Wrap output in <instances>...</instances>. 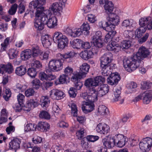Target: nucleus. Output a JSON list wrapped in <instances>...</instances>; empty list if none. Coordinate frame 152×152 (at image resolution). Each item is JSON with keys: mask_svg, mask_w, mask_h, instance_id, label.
<instances>
[{"mask_svg": "<svg viewBox=\"0 0 152 152\" xmlns=\"http://www.w3.org/2000/svg\"><path fill=\"white\" fill-rule=\"evenodd\" d=\"M36 18L34 19V26L37 30H41L46 25L49 28H53L57 25V19L54 16L46 15L42 11L41 14L37 13Z\"/></svg>", "mask_w": 152, "mask_h": 152, "instance_id": "1", "label": "nucleus"}, {"mask_svg": "<svg viewBox=\"0 0 152 152\" xmlns=\"http://www.w3.org/2000/svg\"><path fill=\"white\" fill-rule=\"evenodd\" d=\"M112 55L111 53H108L104 54L100 58L101 73L104 76L110 75L111 73V70L115 68V64L111 63Z\"/></svg>", "mask_w": 152, "mask_h": 152, "instance_id": "2", "label": "nucleus"}, {"mask_svg": "<svg viewBox=\"0 0 152 152\" xmlns=\"http://www.w3.org/2000/svg\"><path fill=\"white\" fill-rule=\"evenodd\" d=\"M109 22L105 21H101L99 23V26L106 31H109L110 29H115L116 25L118 24L119 17L117 15L110 14L107 18Z\"/></svg>", "mask_w": 152, "mask_h": 152, "instance_id": "3", "label": "nucleus"}, {"mask_svg": "<svg viewBox=\"0 0 152 152\" xmlns=\"http://www.w3.org/2000/svg\"><path fill=\"white\" fill-rule=\"evenodd\" d=\"M127 60L124 59L123 63L124 66L125 70L128 72H131L138 68L139 71L142 74H145L146 71V69L143 67V62L140 60H133L130 63H126Z\"/></svg>", "mask_w": 152, "mask_h": 152, "instance_id": "4", "label": "nucleus"}, {"mask_svg": "<svg viewBox=\"0 0 152 152\" xmlns=\"http://www.w3.org/2000/svg\"><path fill=\"white\" fill-rule=\"evenodd\" d=\"M84 93L82 94V97L86 102H85V106L82 107V110L85 113L91 112L94 109V102L97 100V97L95 94L93 95Z\"/></svg>", "mask_w": 152, "mask_h": 152, "instance_id": "5", "label": "nucleus"}, {"mask_svg": "<svg viewBox=\"0 0 152 152\" xmlns=\"http://www.w3.org/2000/svg\"><path fill=\"white\" fill-rule=\"evenodd\" d=\"M132 41L124 40L121 42L120 45L116 44L115 41H112L111 43L107 45V48L108 50L118 52L120 50L121 48L122 49H127L130 48L131 46Z\"/></svg>", "mask_w": 152, "mask_h": 152, "instance_id": "6", "label": "nucleus"}, {"mask_svg": "<svg viewBox=\"0 0 152 152\" xmlns=\"http://www.w3.org/2000/svg\"><path fill=\"white\" fill-rule=\"evenodd\" d=\"M148 50L144 46L140 48L138 51L135 54L131 57L125 58L124 59L127 60L126 63H130L132 61L134 62L133 60L142 61L144 58L147 57L150 54Z\"/></svg>", "mask_w": 152, "mask_h": 152, "instance_id": "7", "label": "nucleus"}, {"mask_svg": "<svg viewBox=\"0 0 152 152\" xmlns=\"http://www.w3.org/2000/svg\"><path fill=\"white\" fill-rule=\"evenodd\" d=\"M53 38L54 42L58 43V47L60 49L64 48L68 43V38L60 32H55Z\"/></svg>", "mask_w": 152, "mask_h": 152, "instance_id": "8", "label": "nucleus"}, {"mask_svg": "<svg viewBox=\"0 0 152 152\" xmlns=\"http://www.w3.org/2000/svg\"><path fill=\"white\" fill-rule=\"evenodd\" d=\"M67 0H58V1L53 3L50 6L49 10L54 15L60 16L61 12L63 10V7L65 5Z\"/></svg>", "mask_w": 152, "mask_h": 152, "instance_id": "9", "label": "nucleus"}, {"mask_svg": "<svg viewBox=\"0 0 152 152\" xmlns=\"http://www.w3.org/2000/svg\"><path fill=\"white\" fill-rule=\"evenodd\" d=\"M109 91V88L107 84H102L98 88L95 89H92L89 94L93 95L95 94L97 99L98 97H102L107 93Z\"/></svg>", "mask_w": 152, "mask_h": 152, "instance_id": "10", "label": "nucleus"}, {"mask_svg": "<svg viewBox=\"0 0 152 152\" xmlns=\"http://www.w3.org/2000/svg\"><path fill=\"white\" fill-rule=\"evenodd\" d=\"M90 68V66L89 64L87 63H83L80 66V72L74 74L72 76V80L73 81H75L76 79L75 78V77L82 78L86 77L88 72Z\"/></svg>", "mask_w": 152, "mask_h": 152, "instance_id": "11", "label": "nucleus"}, {"mask_svg": "<svg viewBox=\"0 0 152 152\" xmlns=\"http://www.w3.org/2000/svg\"><path fill=\"white\" fill-rule=\"evenodd\" d=\"M46 3V1L45 0H37L31 2L29 5V7L30 9H32L33 6L34 9L36 8V11L35 13V18H36V14L37 13L41 14L44 10V8L43 5Z\"/></svg>", "mask_w": 152, "mask_h": 152, "instance_id": "12", "label": "nucleus"}, {"mask_svg": "<svg viewBox=\"0 0 152 152\" xmlns=\"http://www.w3.org/2000/svg\"><path fill=\"white\" fill-rule=\"evenodd\" d=\"M152 145V139L146 137L142 139L139 144L140 149L143 151H148L151 149Z\"/></svg>", "mask_w": 152, "mask_h": 152, "instance_id": "13", "label": "nucleus"}, {"mask_svg": "<svg viewBox=\"0 0 152 152\" xmlns=\"http://www.w3.org/2000/svg\"><path fill=\"white\" fill-rule=\"evenodd\" d=\"M114 145L116 144L118 147L121 148L125 145L126 138L122 134H116L112 137Z\"/></svg>", "mask_w": 152, "mask_h": 152, "instance_id": "14", "label": "nucleus"}, {"mask_svg": "<svg viewBox=\"0 0 152 152\" xmlns=\"http://www.w3.org/2000/svg\"><path fill=\"white\" fill-rule=\"evenodd\" d=\"M140 27H145L149 30L152 29V20L150 17L141 18L139 21Z\"/></svg>", "mask_w": 152, "mask_h": 152, "instance_id": "15", "label": "nucleus"}, {"mask_svg": "<svg viewBox=\"0 0 152 152\" xmlns=\"http://www.w3.org/2000/svg\"><path fill=\"white\" fill-rule=\"evenodd\" d=\"M17 98L18 103L15 104L14 108L16 112H20L22 110V107L23 106L25 96L22 94H19L17 96Z\"/></svg>", "mask_w": 152, "mask_h": 152, "instance_id": "16", "label": "nucleus"}, {"mask_svg": "<svg viewBox=\"0 0 152 152\" xmlns=\"http://www.w3.org/2000/svg\"><path fill=\"white\" fill-rule=\"evenodd\" d=\"M120 79V75L118 72H115L111 73L110 77L107 78V81L108 83L111 85H116Z\"/></svg>", "mask_w": 152, "mask_h": 152, "instance_id": "17", "label": "nucleus"}, {"mask_svg": "<svg viewBox=\"0 0 152 152\" xmlns=\"http://www.w3.org/2000/svg\"><path fill=\"white\" fill-rule=\"evenodd\" d=\"M65 96L64 93L62 91L57 89H53L50 94V97L53 100L60 99Z\"/></svg>", "mask_w": 152, "mask_h": 152, "instance_id": "18", "label": "nucleus"}, {"mask_svg": "<svg viewBox=\"0 0 152 152\" xmlns=\"http://www.w3.org/2000/svg\"><path fill=\"white\" fill-rule=\"evenodd\" d=\"M96 130L97 132L101 134H107L109 132L110 127L104 123H100L97 125Z\"/></svg>", "mask_w": 152, "mask_h": 152, "instance_id": "19", "label": "nucleus"}, {"mask_svg": "<svg viewBox=\"0 0 152 152\" xmlns=\"http://www.w3.org/2000/svg\"><path fill=\"white\" fill-rule=\"evenodd\" d=\"M71 113L72 115L75 117H77V121L80 123L82 124L84 122L85 118L82 116H78L77 115V110L76 105L74 103L71 104Z\"/></svg>", "mask_w": 152, "mask_h": 152, "instance_id": "20", "label": "nucleus"}, {"mask_svg": "<svg viewBox=\"0 0 152 152\" xmlns=\"http://www.w3.org/2000/svg\"><path fill=\"white\" fill-rule=\"evenodd\" d=\"M64 31L65 33L67 35L73 37H77L80 36L81 32L80 29L76 28L73 31L68 27L65 28Z\"/></svg>", "mask_w": 152, "mask_h": 152, "instance_id": "21", "label": "nucleus"}, {"mask_svg": "<svg viewBox=\"0 0 152 152\" xmlns=\"http://www.w3.org/2000/svg\"><path fill=\"white\" fill-rule=\"evenodd\" d=\"M73 53L70 52L68 53H66L64 54H62L60 53H58L57 55V60H66V61L70 62L72 61V58L73 57Z\"/></svg>", "mask_w": 152, "mask_h": 152, "instance_id": "22", "label": "nucleus"}, {"mask_svg": "<svg viewBox=\"0 0 152 152\" xmlns=\"http://www.w3.org/2000/svg\"><path fill=\"white\" fill-rule=\"evenodd\" d=\"M41 40L43 46L48 48L51 45L52 39L50 36L48 34L42 36L41 37Z\"/></svg>", "mask_w": 152, "mask_h": 152, "instance_id": "23", "label": "nucleus"}, {"mask_svg": "<svg viewBox=\"0 0 152 152\" xmlns=\"http://www.w3.org/2000/svg\"><path fill=\"white\" fill-rule=\"evenodd\" d=\"M136 23V22L133 20H129L128 19H126L123 21L122 26L126 28H128L131 30H133L135 28Z\"/></svg>", "mask_w": 152, "mask_h": 152, "instance_id": "24", "label": "nucleus"}, {"mask_svg": "<svg viewBox=\"0 0 152 152\" xmlns=\"http://www.w3.org/2000/svg\"><path fill=\"white\" fill-rule=\"evenodd\" d=\"M21 142L20 139L17 138H14L10 142L9 147L12 149L15 150L19 148Z\"/></svg>", "mask_w": 152, "mask_h": 152, "instance_id": "25", "label": "nucleus"}, {"mask_svg": "<svg viewBox=\"0 0 152 152\" xmlns=\"http://www.w3.org/2000/svg\"><path fill=\"white\" fill-rule=\"evenodd\" d=\"M38 105V101L37 99H31L28 100L26 103L25 107L27 109H25L26 111H30L31 107L34 108Z\"/></svg>", "mask_w": 152, "mask_h": 152, "instance_id": "26", "label": "nucleus"}, {"mask_svg": "<svg viewBox=\"0 0 152 152\" xmlns=\"http://www.w3.org/2000/svg\"><path fill=\"white\" fill-rule=\"evenodd\" d=\"M94 53H95L92 50L91 51L85 50L80 53V55L82 59L86 60L92 58Z\"/></svg>", "mask_w": 152, "mask_h": 152, "instance_id": "27", "label": "nucleus"}, {"mask_svg": "<svg viewBox=\"0 0 152 152\" xmlns=\"http://www.w3.org/2000/svg\"><path fill=\"white\" fill-rule=\"evenodd\" d=\"M102 142L104 146L107 148H111L114 145L113 140L112 137H106L102 140Z\"/></svg>", "mask_w": 152, "mask_h": 152, "instance_id": "28", "label": "nucleus"}, {"mask_svg": "<svg viewBox=\"0 0 152 152\" xmlns=\"http://www.w3.org/2000/svg\"><path fill=\"white\" fill-rule=\"evenodd\" d=\"M104 7L106 12L108 14V17L109 15L110 14L116 15L113 12L112 13L114 9V4L112 1H107L104 5Z\"/></svg>", "mask_w": 152, "mask_h": 152, "instance_id": "29", "label": "nucleus"}, {"mask_svg": "<svg viewBox=\"0 0 152 152\" xmlns=\"http://www.w3.org/2000/svg\"><path fill=\"white\" fill-rule=\"evenodd\" d=\"M105 80V78L104 77L102 76H98L95 77L93 79L94 86L95 88H97L102 83L104 82Z\"/></svg>", "mask_w": 152, "mask_h": 152, "instance_id": "30", "label": "nucleus"}, {"mask_svg": "<svg viewBox=\"0 0 152 152\" xmlns=\"http://www.w3.org/2000/svg\"><path fill=\"white\" fill-rule=\"evenodd\" d=\"M105 80V78L104 77L102 76H98L95 77L93 79L94 86L95 88H97L102 83L104 82Z\"/></svg>", "mask_w": 152, "mask_h": 152, "instance_id": "31", "label": "nucleus"}, {"mask_svg": "<svg viewBox=\"0 0 152 152\" xmlns=\"http://www.w3.org/2000/svg\"><path fill=\"white\" fill-rule=\"evenodd\" d=\"M32 56V52L30 49H27L22 51L20 57L22 60L26 61L31 58Z\"/></svg>", "mask_w": 152, "mask_h": 152, "instance_id": "32", "label": "nucleus"}, {"mask_svg": "<svg viewBox=\"0 0 152 152\" xmlns=\"http://www.w3.org/2000/svg\"><path fill=\"white\" fill-rule=\"evenodd\" d=\"M94 45L92 48V50L95 53H96L98 51V48H101L103 44L102 39L97 40L96 41H92Z\"/></svg>", "mask_w": 152, "mask_h": 152, "instance_id": "33", "label": "nucleus"}, {"mask_svg": "<svg viewBox=\"0 0 152 152\" xmlns=\"http://www.w3.org/2000/svg\"><path fill=\"white\" fill-rule=\"evenodd\" d=\"M49 124L46 122H40L37 124L38 130L42 132L47 131V129H49Z\"/></svg>", "mask_w": 152, "mask_h": 152, "instance_id": "34", "label": "nucleus"}, {"mask_svg": "<svg viewBox=\"0 0 152 152\" xmlns=\"http://www.w3.org/2000/svg\"><path fill=\"white\" fill-rule=\"evenodd\" d=\"M108 31V33L105 36L104 41L105 42H108L111 41L112 39L113 36L115 35L116 32L115 31V29H111L109 31Z\"/></svg>", "mask_w": 152, "mask_h": 152, "instance_id": "35", "label": "nucleus"}, {"mask_svg": "<svg viewBox=\"0 0 152 152\" xmlns=\"http://www.w3.org/2000/svg\"><path fill=\"white\" fill-rule=\"evenodd\" d=\"M143 98V102L145 104H148L151 100L152 94L151 91H146L145 92Z\"/></svg>", "mask_w": 152, "mask_h": 152, "instance_id": "36", "label": "nucleus"}, {"mask_svg": "<svg viewBox=\"0 0 152 152\" xmlns=\"http://www.w3.org/2000/svg\"><path fill=\"white\" fill-rule=\"evenodd\" d=\"M78 29H81V35L83 34H84L85 35H86L88 34L89 33V30L90 29V27L89 24L87 23H84L81 27V28H78Z\"/></svg>", "mask_w": 152, "mask_h": 152, "instance_id": "37", "label": "nucleus"}, {"mask_svg": "<svg viewBox=\"0 0 152 152\" xmlns=\"http://www.w3.org/2000/svg\"><path fill=\"white\" fill-rule=\"evenodd\" d=\"M26 66H21L20 67L16 68L15 71L16 74L19 76H22L26 73Z\"/></svg>", "mask_w": 152, "mask_h": 152, "instance_id": "38", "label": "nucleus"}, {"mask_svg": "<svg viewBox=\"0 0 152 152\" xmlns=\"http://www.w3.org/2000/svg\"><path fill=\"white\" fill-rule=\"evenodd\" d=\"M40 102L41 106L43 108L48 106L50 103V100L48 96H42L40 99Z\"/></svg>", "mask_w": 152, "mask_h": 152, "instance_id": "39", "label": "nucleus"}, {"mask_svg": "<svg viewBox=\"0 0 152 152\" xmlns=\"http://www.w3.org/2000/svg\"><path fill=\"white\" fill-rule=\"evenodd\" d=\"M146 28L145 27H140L136 30L135 32V37L138 38H140L143 33L146 31Z\"/></svg>", "mask_w": 152, "mask_h": 152, "instance_id": "40", "label": "nucleus"}, {"mask_svg": "<svg viewBox=\"0 0 152 152\" xmlns=\"http://www.w3.org/2000/svg\"><path fill=\"white\" fill-rule=\"evenodd\" d=\"M131 30H126L123 33L124 37L125 39L132 40L133 39V34Z\"/></svg>", "mask_w": 152, "mask_h": 152, "instance_id": "41", "label": "nucleus"}, {"mask_svg": "<svg viewBox=\"0 0 152 152\" xmlns=\"http://www.w3.org/2000/svg\"><path fill=\"white\" fill-rule=\"evenodd\" d=\"M93 79L92 78H88L86 80L84 85L85 86L90 88L88 94L91 90L92 89H95L94 86Z\"/></svg>", "mask_w": 152, "mask_h": 152, "instance_id": "42", "label": "nucleus"}, {"mask_svg": "<svg viewBox=\"0 0 152 152\" xmlns=\"http://www.w3.org/2000/svg\"><path fill=\"white\" fill-rule=\"evenodd\" d=\"M72 76L71 78V80L75 83L74 88L76 90H79L81 89V87L83 86V84L82 82L80 81V80L81 78H77L76 79V80L73 81L72 80ZM75 78L76 79V78L75 77Z\"/></svg>", "mask_w": 152, "mask_h": 152, "instance_id": "43", "label": "nucleus"}, {"mask_svg": "<svg viewBox=\"0 0 152 152\" xmlns=\"http://www.w3.org/2000/svg\"><path fill=\"white\" fill-rule=\"evenodd\" d=\"M32 56L33 58H36L38 56L39 54H40L41 52L40 50L39 49V47L36 45L35 47H32Z\"/></svg>", "mask_w": 152, "mask_h": 152, "instance_id": "44", "label": "nucleus"}, {"mask_svg": "<svg viewBox=\"0 0 152 152\" xmlns=\"http://www.w3.org/2000/svg\"><path fill=\"white\" fill-rule=\"evenodd\" d=\"M37 126L35 124L29 123L27 124L25 127V130L27 132L35 130L37 128Z\"/></svg>", "mask_w": 152, "mask_h": 152, "instance_id": "45", "label": "nucleus"}, {"mask_svg": "<svg viewBox=\"0 0 152 152\" xmlns=\"http://www.w3.org/2000/svg\"><path fill=\"white\" fill-rule=\"evenodd\" d=\"M82 40L79 39L74 40L70 43L74 48L78 49L81 47Z\"/></svg>", "mask_w": 152, "mask_h": 152, "instance_id": "46", "label": "nucleus"}, {"mask_svg": "<svg viewBox=\"0 0 152 152\" xmlns=\"http://www.w3.org/2000/svg\"><path fill=\"white\" fill-rule=\"evenodd\" d=\"M49 69H48V72L50 71H56V68L55 62V59L50 61L48 64Z\"/></svg>", "mask_w": 152, "mask_h": 152, "instance_id": "47", "label": "nucleus"}, {"mask_svg": "<svg viewBox=\"0 0 152 152\" xmlns=\"http://www.w3.org/2000/svg\"><path fill=\"white\" fill-rule=\"evenodd\" d=\"M64 72V74L68 77L71 76L72 74L73 75L74 74L76 73H73V68L69 66H68L65 68Z\"/></svg>", "mask_w": 152, "mask_h": 152, "instance_id": "48", "label": "nucleus"}, {"mask_svg": "<svg viewBox=\"0 0 152 152\" xmlns=\"http://www.w3.org/2000/svg\"><path fill=\"white\" fill-rule=\"evenodd\" d=\"M121 90L120 87L114 89V95L115 96L114 99L115 101H117L121 99V97L120 96L121 94Z\"/></svg>", "mask_w": 152, "mask_h": 152, "instance_id": "49", "label": "nucleus"}, {"mask_svg": "<svg viewBox=\"0 0 152 152\" xmlns=\"http://www.w3.org/2000/svg\"><path fill=\"white\" fill-rule=\"evenodd\" d=\"M108 111V109L107 107L104 105H100L98 108V112L100 114L104 115Z\"/></svg>", "mask_w": 152, "mask_h": 152, "instance_id": "50", "label": "nucleus"}, {"mask_svg": "<svg viewBox=\"0 0 152 152\" xmlns=\"http://www.w3.org/2000/svg\"><path fill=\"white\" fill-rule=\"evenodd\" d=\"M55 62L56 68V71L61 70L63 68V60L55 59Z\"/></svg>", "mask_w": 152, "mask_h": 152, "instance_id": "51", "label": "nucleus"}, {"mask_svg": "<svg viewBox=\"0 0 152 152\" xmlns=\"http://www.w3.org/2000/svg\"><path fill=\"white\" fill-rule=\"evenodd\" d=\"M69 79V77L64 74H63L60 76L59 78V82L61 84L66 83L67 81Z\"/></svg>", "mask_w": 152, "mask_h": 152, "instance_id": "52", "label": "nucleus"}, {"mask_svg": "<svg viewBox=\"0 0 152 152\" xmlns=\"http://www.w3.org/2000/svg\"><path fill=\"white\" fill-rule=\"evenodd\" d=\"M12 93L10 89H6L5 92L3 94V97L7 101H8L11 96Z\"/></svg>", "mask_w": 152, "mask_h": 152, "instance_id": "53", "label": "nucleus"}, {"mask_svg": "<svg viewBox=\"0 0 152 152\" xmlns=\"http://www.w3.org/2000/svg\"><path fill=\"white\" fill-rule=\"evenodd\" d=\"M27 73L31 77L33 78L36 75L37 72L34 68H29L28 70Z\"/></svg>", "mask_w": 152, "mask_h": 152, "instance_id": "54", "label": "nucleus"}, {"mask_svg": "<svg viewBox=\"0 0 152 152\" xmlns=\"http://www.w3.org/2000/svg\"><path fill=\"white\" fill-rule=\"evenodd\" d=\"M8 55L10 58L13 59L16 58L18 55V51L14 49L10 50Z\"/></svg>", "mask_w": 152, "mask_h": 152, "instance_id": "55", "label": "nucleus"}, {"mask_svg": "<svg viewBox=\"0 0 152 152\" xmlns=\"http://www.w3.org/2000/svg\"><path fill=\"white\" fill-rule=\"evenodd\" d=\"M39 116L42 118H45L46 119H49L50 118V115L47 111H42L39 113Z\"/></svg>", "mask_w": 152, "mask_h": 152, "instance_id": "56", "label": "nucleus"}, {"mask_svg": "<svg viewBox=\"0 0 152 152\" xmlns=\"http://www.w3.org/2000/svg\"><path fill=\"white\" fill-rule=\"evenodd\" d=\"M32 87L36 89H38L40 85V80L37 79L33 80L31 82Z\"/></svg>", "mask_w": 152, "mask_h": 152, "instance_id": "57", "label": "nucleus"}, {"mask_svg": "<svg viewBox=\"0 0 152 152\" xmlns=\"http://www.w3.org/2000/svg\"><path fill=\"white\" fill-rule=\"evenodd\" d=\"M102 34L100 31H96L95 34L92 37V41H96L97 40L102 39L101 38Z\"/></svg>", "mask_w": 152, "mask_h": 152, "instance_id": "58", "label": "nucleus"}, {"mask_svg": "<svg viewBox=\"0 0 152 152\" xmlns=\"http://www.w3.org/2000/svg\"><path fill=\"white\" fill-rule=\"evenodd\" d=\"M141 86V88L142 89H147L152 86V83L148 81L143 82L142 83Z\"/></svg>", "mask_w": 152, "mask_h": 152, "instance_id": "59", "label": "nucleus"}, {"mask_svg": "<svg viewBox=\"0 0 152 152\" xmlns=\"http://www.w3.org/2000/svg\"><path fill=\"white\" fill-rule=\"evenodd\" d=\"M88 21L91 23H94L96 20V16L95 15L92 14L88 15L87 16Z\"/></svg>", "mask_w": 152, "mask_h": 152, "instance_id": "60", "label": "nucleus"}, {"mask_svg": "<svg viewBox=\"0 0 152 152\" xmlns=\"http://www.w3.org/2000/svg\"><path fill=\"white\" fill-rule=\"evenodd\" d=\"M17 7L18 5L17 4H14L12 5L8 11L9 14L11 15L15 14L17 11Z\"/></svg>", "mask_w": 152, "mask_h": 152, "instance_id": "61", "label": "nucleus"}, {"mask_svg": "<svg viewBox=\"0 0 152 152\" xmlns=\"http://www.w3.org/2000/svg\"><path fill=\"white\" fill-rule=\"evenodd\" d=\"M77 91V90H76L74 88L71 87L70 88L68 91L70 96L72 98L75 97L76 95Z\"/></svg>", "mask_w": 152, "mask_h": 152, "instance_id": "62", "label": "nucleus"}, {"mask_svg": "<svg viewBox=\"0 0 152 152\" xmlns=\"http://www.w3.org/2000/svg\"><path fill=\"white\" fill-rule=\"evenodd\" d=\"M34 90L32 88H29L26 90L25 92L26 96L27 97H29L34 95Z\"/></svg>", "mask_w": 152, "mask_h": 152, "instance_id": "63", "label": "nucleus"}, {"mask_svg": "<svg viewBox=\"0 0 152 152\" xmlns=\"http://www.w3.org/2000/svg\"><path fill=\"white\" fill-rule=\"evenodd\" d=\"M31 66L34 68L39 69L42 67V65L40 62L37 60L34 61L33 63H32Z\"/></svg>", "mask_w": 152, "mask_h": 152, "instance_id": "64", "label": "nucleus"}]
</instances>
